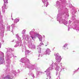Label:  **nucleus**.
<instances>
[{
    "instance_id": "obj_7",
    "label": "nucleus",
    "mask_w": 79,
    "mask_h": 79,
    "mask_svg": "<svg viewBox=\"0 0 79 79\" xmlns=\"http://www.w3.org/2000/svg\"><path fill=\"white\" fill-rule=\"evenodd\" d=\"M31 37V38H32V40H33V37Z\"/></svg>"
},
{
    "instance_id": "obj_5",
    "label": "nucleus",
    "mask_w": 79,
    "mask_h": 79,
    "mask_svg": "<svg viewBox=\"0 0 79 79\" xmlns=\"http://www.w3.org/2000/svg\"><path fill=\"white\" fill-rule=\"evenodd\" d=\"M26 32V30H23L22 32V33H23V34H24V33H25V32Z\"/></svg>"
},
{
    "instance_id": "obj_1",
    "label": "nucleus",
    "mask_w": 79,
    "mask_h": 79,
    "mask_svg": "<svg viewBox=\"0 0 79 79\" xmlns=\"http://www.w3.org/2000/svg\"><path fill=\"white\" fill-rule=\"evenodd\" d=\"M6 5H7V3H4V5H3V6L5 8H6Z\"/></svg>"
},
{
    "instance_id": "obj_4",
    "label": "nucleus",
    "mask_w": 79,
    "mask_h": 79,
    "mask_svg": "<svg viewBox=\"0 0 79 79\" xmlns=\"http://www.w3.org/2000/svg\"><path fill=\"white\" fill-rule=\"evenodd\" d=\"M19 20L17 19H16L15 20V23H18V22L19 21Z\"/></svg>"
},
{
    "instance_id": "obj_9",
    "label": "nucleus",
    "mask_w": 79,
    "mask_h": 79,
    "mask_svg": "<svg viewBox=\"0 0 79 79\" xmlns=\"http://www.w3.org/2000/svg\"><path fill=\"white\" fill-rule=\"evenodd\" d=\"M8 76V77H9V76Z\"/></svg>"
},
{
    "instance_id": "obj_6",
    "label": "nucleus",
    "mask_w": 79,
    "mask_h": 79,
    "mask_svg": "<svg viewBox=\"0 0 79 79\" xmlns=\"http://www.w3.org/2000/svg\"><path fill=\"white\" fill-rule=\"evenodd\" d=\"M4 3H8V0H4Z\"/></svg>"
},
{
    "instance_id": "obj_2",
    "label": "nucleus",
    "mask_w": 79,
    "mask_h": 79,
    "mask_svg": "<svg viewBox=\"0 0 79 79\" xmlns=\"http://www.w3.org/2000/svg\"><path fill=\"white\" fill-rule=\"evenodd\" d=\"M50 50H47L46 51V53L47 54H50Z\"/></svg>"
},
{
    "instance_id": "obj_3",
    "label": "nucleus",
    "mask_w": 79,
    "mask_h": 79,
    "mask_svg": "<svg viewBox=\"0 0 79 79\" xmlns=\"http://www.w3.org/2000/svg\"><path fill=\"white\" fill-rule=\"evenodd\" d=\"M67 46H68V44H65V45H64L63 48H64H64H66V47H68Z\"/></svg>"
},
{
    "instance_id": "obj_8",
    "label": "nucleus",
    "mask_w": 79,
    "mask_h": 79,
    "mask_svg": "<svg viewBox=\"0 0 79 79\" xmlns=\"http://www.w3.org/2000/svg\"><path fill=\"white\" fill-rule=\"evenodd\" d=\"M35 35H36V34H35Z\"/></svg>"
}]
</instances>
